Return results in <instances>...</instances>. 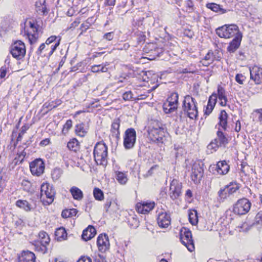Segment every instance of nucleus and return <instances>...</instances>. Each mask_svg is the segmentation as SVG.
Masks as SVG:
<instances>
[{"instance_id":"nucleus-62","label":"nucleus","mask_w":262,"mask_h":262,"mask_svg":"<svg viewBox=\"0 0 262 262\" xmlns=\"http://www.w3.org/2000/svg\"><path fill=\"white\" fill-rule=\"evenodd\" d=\"M77 262H92V259L89 257L82 256Z\"/></svg>"},{"instance_id":"nucleus-12","label":"nucleus","mask_w":262,"mask_h":262,"mask_svg":"<svg viewBox=\"0 0 262 262\" xmlns=\"http://www.w3.org/2000/svg\"><path fill=\"white\" fill-rule=\"evenodd\" d=\"M30 168L33 175L40 176L44 172V162L41 159H37L30 164Z\"/></svg>"},{"instance_id":"nucleus-53","label":"nucleus","mask_w":262,"mask_h":262,"mask_svg":"<svg viewBox=\"0 0 262 262\" xmlns=\"http://www.w3.org/2000/svg\"><path fill=\"white\" fill-rule=\"evenodd\" d=\"M219 146H221L220 145H218V143L214 141V140L212 141L208 146V148L209 149H212L214 150H216V149L218 148Z\"/></svg>"},{"instance_id":"nucleus-26","label":"nucleus","mask_w":262,"mask_h":262,"mask_svg":"<svg viewBox=\"0 0 262 262\" xmlns=\"http://www.w3.org/2000/svg\"><path fill=\"white\" fill-rule=\"evenodd\" d=\"M88 129V126L83 123L78 124L75 126V133L81 137H83L86 135Z\"/></svg>"},{"instance_id":"nucleus-36","label":"nucleus","mask_w":262,"mask_h":262,"mask_svg":"<svg viewBox=\"0 0 262 262\" xmlns=\"http://www.w3.org/2000/svg\"><path fill=\"white\" fill-rule=\"evenodd\" d=\"M39 238L38 240L41 243H42L44 245H48L50 238L49 237V235L44 231H40L38 234Z\"/></svg>"},{"instance_id":"nucleus-49","label":"nucleus","mask_w":262,"mask_h":262,"mask_svg":"<svg viewBox=\"0 0 262 262\" xmlns=\"http://www.w3.org/2000/svg\"><path fill=\"white\" fill-rule=\"evenodd\" d=\"M178 98H179V95L177 93H173L171 94L170 97H169L167 100L171 101L172 102L176 103L177 104L178 103Z\"/></svg>"},{"instance_id":"nucleus-33","label":"nucleus","mask_w":262,"mask_h":262,"mask_svg":"<svg viewBox=\"0 0 262 262\" xmlns=\"http://www.w3.org/2000/svg\"><path fill=\"white\" fill-rule=\"evenodd\" d=\"M220 100V104L222 106H225L227 103V98L225 94V90L222 87H219L217 90V96Z\"/></svg>"},{"instance_id":"nucleus-28","label":"nucleus","mask_w":262,"mask_h":262,"mask_svg":"<svg viewBox=\"0 0 262 262\" xmlns=\"http://www.w3.org/2000/svg\"><path fill=\"white\" fill-rule=\"evenodd\" d=\"M216 138L214 139V141L218 143L219 145L225 146L228 142V140L225 135L219 128V130L216 133Z\"/></svg>"},{"instance_id":"nucleus-4","label":"nucleus","mask_w":262,"mask_h":262,"mask_svg":"<svg viewBox=\"0 0 262 262\" xmlns=\"http://www.w3.org/2000/svg\"><path fill=\"white\" fill-rule=\"evenodd\" d=\"M153 125L148 126V133L150 139L153 141L163 143L165 137V129L161 124L158 122H152Z\"/></svg>"},{"instance_id":"nucleus-50","label":"nucleus","mask_w":262,"mask_h":262,"mask_svg":"<svg viewBox=\"0 0 262 262\" xmlns=\"http://www.w3.org/2000/svg\"><path fill=\"white\" fill-rule=\"evenodd\" d=\"M245 77L242 74H237L235 76V81L240 84H243L245 80Z\"/></svg>"},{"instance_id":"nucleus-54","label":"nucleus","mask_w":262,"mask_h":262,"mask_svg":"<svg viewBox=\"0 0 262 262\" xmlns=\"http://www.w3.org/2000/svg\"><path fill=\"white\" fill-rule=\"evenodd\" d=\"M185 3L186 7L188 8V10H187V11L189 12L192 11L193 7V2L191 0H186Z\"/></svg>"},{"instance_id":"nucleus-19","label":"nucleus","mask_w":262,"mask_h":262,"mask_svg":"<svg viewBox=\"0 0 262 262\" xmlns=\"http://www.w3.org/2000/svg\"><path fill=\"white\" fill-rule=\"evenodd\" d=\"M35 254L30 251H24L18 256V262H35Z\"/></svg>"},{"instance_id":"nucleus-24","label":"nucleus","mask_w":262,"mask_h":262,"mask_svg":"<svg viewBox=\"0 0 262 262\" xmlns=\"http://www.w3.org/2000/svg\"><path fill=\"white\" fill-rule=\"evenodd\" d=\"M206 7L220 14H223L229 11V9H224L222 6L215 3H208L206 5Z\"/></svg>"},{"instance_id":"nucleus-21","label":"nucleus","mask_w":262,"mask_h":262,"mask_svg":"<svg viewBox=\"0 0 262 262\" xmlns=\"http://www.w3.org/2000/svg\"><path fill=\"white\" fill-rule=\"evenodd\" d=\"M220 58L219 56H216L211 51H209L201 61V62L203 66L207 67L212 63L214 60H219Z\"/></svg>"},{"instance_id":"nucleus-56","label":"nucleus","mask_w":262,"mask_h":262,"mask_svg":"<svg viewBox=\"0 0 262 262\" xmlns=\"http://www.w3.org/2000/svg\"><path fill=\"white\" fill-rule=\"evenodd\" d=\"M255 220L257 224H262V211L258 212L255 217Z\"/></svg>"},{"instance_id":"nucleus-51","label":"nucleus","mask_w":262,"mask_h":262,"mask_svg":"<svg viewBox=\"0 0 262 262\" xmlns=\"http://www.w3.org/2000/svg\"><path fill=\"white\" fill-rule=\"evenodd\" d=\"M57 37L56 36H51L49 37L46 41V44L47 47H49V45H51L53 42L54 43L57 41L56 40Z\"/></svg>"},{"instance_id":"nucleus-43","label":"nucleus","mask_w":262,"mask_h":262,"mask_svg":"<svg viewBox=\"0 0 262 262\" xmlns=\"http://www.w3.org/2000/svg\"><path fill=\"white\" fill-rule=\"evenodd\" d=\"M128 223L130 226L132 228H136L139 225V221L135 215H129L128 218Z\"/></svg>"},{"instance_id":"nucleus-44","label":"nucleus","mask_w":262,"mask_h":262,"mask_svg":"<svg viewBox=\"0 0 262 262\" xmlns=\"http://www.w3.org/2000/svg\"><path fill=\"white\" fill-rule=\"evenodd\" d=\"M91 71L94 73L98 72L99 71L102 72H106L107 68H106L105 66L101 64L94 65L91 67Z\"/></svg>"},{"instance_id":"nucleus-31","label":"nucleus","mask_w":262,"mask_h":262,"mask_svg":"<svg viewBox=\"0 0 262 262\" xmlns=\"http://www.w3.org/2000/svg\"><path fill=\"white\" fill-rule=\"evenodd\" d=\"M178 107V104L174 102L167 100V102L164 103L163 108L164 112L166 114L171 113L174 112Z\"/></svg>"},{"instance_id":"nucleus-27","label":"nucleus","mask_w":262,"mask_h":262,"mask_svg":"<svg viewBox=\"0 0 262 262\" xmlns=\"http://www.w3.org/2000/svg\"><path fill=\"white\" fill-rule=\"evenodd\" d=\"M219 122L218 125L224 130H226L227 127L228 115L225 110L221 111L219 116Z\"/></svg>"},{"instance_id":"nucleus-47","label":"nucleus","mask_w":262,"mask_h":262,"mask_svg":"<svg viewBox=\"0 0 262 262\" xmlns=\"http://www.w3.org/2000/svg\"><path fill=\"white\" fill-rule=\"evenodd\" d=\"M91 26V24L89 22V19H88L84 23H83L81 25L80 27L79 28L81 31L79 36L82 35L84 32H86V31L89 29Z\"/></svg>"},{"instance_id":"nucleus-59","label":"nucleus","mask_w":262,"mask_h":262,"mask_svg":"<svg viewBox=\"0 0 262 262\" xmlns=\"http://www.w3.org/2000/svg\"><path fill=\"white\" fill-rule=\"evenodd\" d=\"M62 103V101L60 99L55 100L54 101H52L51 104V107L52 108H55L57 106L60 105Z\"/></svg>"},{"instance_id":"nucleus-34","label":"nucleus","mask_w":262,"mask_h":262,"mask_svg":"<svg viewBox=\"0 0 262 262\" xmlns=\"http://www.w3.org/2000/svg\"><path fill=\"white\" fill-rule=\"evenodd\" d=\"M122 97L125 101H130L136 99H143L146 98V96L145 95H141L136 98L134 96L132 92L130 91H129L125 92L123 94Z\"/></svg>"},{"instance_id":"nucleus-61","label":"nucleus","mask_w":262,"mask_h":262,"mask_svg":"<svg viewBox=\"0 0 262 262\" xmlns=\"http://www.w3.org/2000/svg\"><path fill=\"white\" fill-rule=\"evenodd\" d=\"M150 74H151V73H150V71L145 72H143V76H142L143 80L144 81H148V80H149L148 76L150 75Z\"/></svg>"},{"instance_id":"nucleus-42","label":"nucleus","mask_w":262,"mask_h":262,"mask_svg":"<svg viewBox=\"0 0 262 262\" xmlns=\"http://www.w3.org/2000/svg\"><path fill=\"white\" fill-rule=\"evenodd\" d=\"M189 220L190 223L193 225H195L198 223V219L197 212L195 210H193L189 212Z\"/></svg>"},{"instance_id":"nucleus-32","label":"nucleus","mask_w":262,"mask_h":262,"mask_svg":"<svg viewBox=\"0 0 262 262\" xmlns=\"http://www.w3.org/2000/svg\"><path fill=\"white\" fill-rule=\"evenodd\" d=\"M55 238L58 241H62L66 239L67 233L64 228L60 227L56 229L55 232Z\"/></svg>"},{"instance_id":"nucleus-17","label":"nucleus","mask_w":262,"mask_h":262,"mask_svg":"<svg viewBox=\"0 0 262 262\" xmlns=\"http://www.w3.org/2000/svg\"><path fill=\"white\" fill-rule=\"evenodd\" d=\"M155 205L154 202L138 203L136 205V210L140 213L146 214L154 209Z\"/></svg>"},{"instance_id":"nucleus-40","label":"nucleus","mask_w":262,"mask_h":262,"mask_svg":"<svg viewBox=\"0 0 262 262\" xmlns=\"http://www.w3.org/2000/svg\"><path fill=\"white\" fill-rule=\"evenodd\" d=\"M60 41V39H59L57 41H56L54 45H50L49 47H47V48L45 50L46 51H49L48 53L49 56H51L53 54L57 47L59 45Z\"/></svg>"},{"instance_id":"nucleus-41","label":"nucleus","mask_w":262,"mask_h":262,"mask_svg":"<svg viewBox=\"0 0 262 262\" xmlns=\"http://www.w3.org/2000/svg\"><path fill=\"white\" fill-rule=\"evenodd\" d=\"M93 195L95 199L98 201H102L104 199V194L102 191L98 188H95L93 190Z\"/></svg>"},{"instance_id":"nucleus-52","label":"nucleus","mask_w":262,"mask_h":262,"mask_svg":"<svg viewBox=\"0 0 262 262\" xmlns=\"http://www.w3.org/2000/svg\"><path fill=\"white\" fill-rule=\"evenodd\" d=\"M195 71V68L191 67L186 68L185 69H182V70H180V72L181 73H194Z\"/></svg>"},{"instance_id":"nucleus-3","label":"nucleus","mask_w":262,"mask_h":262,"mask_svg":"<svg viewBox=\"0 0 262 262\" xmlns=\"http://www.w3.org/2000/svg\"><path fill=\"white\" fill-rule=\"evenodd\" d=\"M55 191L52 185L43 183L40 187V200L44 205L51 204L54 200Z\"/></svg>"},{"instance_id":"nucleus-48","label":"nucleus","mask_w":262,"mask_h":262,"mask_svg":"<svg viewBox=\"0 0 262 262\" xmlns=\"http://www.w3.org/2000/svg\"><path fill=\"white\" fill-rule=\"evenodd\" d=\"M216 100H217V95L216 94H212L211 96H210L207 104L214 107V106L216 102Z\"/></svg>"},{"instance_id":"nucleus-63","label":"nucleus","mask_w":262,"mask_h":262,"mask_svg":"<svg viewBox=\"0 0 262 262\" xmlns=\"http://www.w3.org/2000/svg\"><path fill=\"white\" fill-rule=\"evenodd\" d=\"M80 20L79 18L76 19V20L71 24L70 29L75 28V27L78 26V25L80 24Z\"/></svg>"},{"instance_id":"nucleus-35","label":"nucleus","mask_w":262,"mask_h":262,"mask_svg":"<svg viewBox=\"0 0 262 262\" xmlns=\"http://www.w3.org/2000/svg\"><path fill=\"white\" fill-rule=\"evenodd\" d=\"M68 148L72 151L76 152L80 148L78 141L76 138L71 139L67 144Z\"/></svg>"},{"instance_id":"nucleus-8","label":"nucleus","mask_w":262,"mask_h":262,"mask_svg":"<svg viewBox=\"0 0 262 262\" xmlns=\"http://www.w3.org/2000/svg\"><path fill=\"white\" fill-rule=\"evenodd\" d=\"M10 52L15 59H22L26 54V47L24 43L20 40L15 41L11 46Z\"/></svg>"},{"instance_id":"nucleus-1","label":"nucleus","mask_w":262,"mask_h":262,"mask_svg":"<svg viewBox=\"0 0 262 262\" xmlns=\"http://www.w3.org/2000/svg\"><path fill=\"white\" fill-rule=\"evenodd\" d=\"M197 103L195 99L189 95L184 97L183 101V110L184 113L191 119H196L198 116Z\"/></svg>"},{"instance_id":"nucleus-60","label":"nucleus","mask_w":262,"mask_h":262,"mask_svg":"<svg viewBox=\"0 0 262 262\" xmlns=\"http://www.w3.org/2000/svg\"><path fill=\"white\" fill-rule=\"evenodd\" d=\"M104 38L107 39V40H112L114 37V34L113 32H108L105 33L103 36Z\"/></svg>"},{"instance_id":"nucleus-30","label":"nucleus","mask_w":262,"mask_h":262,"mask_svg":"<svg viewBox=\"0 0 262 262\" xmlns=\"http://www.w3.org/2000/svg\"><path fill=\"white\" fill-rule=\"evenodd\" d=\"M70 192L75 200L81 201L83 198L82 191L76 186L72 187L70 189Z\"/></svg>"},{"instance_id":"nucleus-39","label":"nucleus","mask_w":262,"mask_h":262,"mask_svg":"<svg viewBox=\"0 0 262 262\" xmlns=\"http://www.w3.org/2000/svg\"><path fill=\"white\" fill-rule=\"evenodd\" d=\"M34 245L35 250L36 251L41 252L42 253H45L47 251V245L41 243V242L39 241L35 242Z\"/></svg>"},{"instance_id":"nucleus-9","label":"nucleus","mask_w":262,"mask_h":262,"mask_svg":"<svg viewBox=\"0 0 262 262\" xmlns=\"http://www.w3.org/2000/svg\"><path fill=\"white\" fill-rule=\"evenodd\" d=\"M136 141V132L133 128L127 129L124 133L123 145L126 149L133 148Z\"/></svg>"},{"instance_id":"nucleus-7","label":"nucleus","mask_w":262,"mask_h":262,"mask_svg":"<svg viewBox=\"0 0 262 262\" xmlns=\"http://www.w3.org/2000/svg\"><path fill=\"white\" fill-rule=\"evenodd\" d=\"M180 239L182 243L187 248L190 252L194 250L193 241L192 238L191 231L186 229L183 228L180 231Z\"/></svg>"},{"instance_id":"nucleus-58","label":"nucleus","mask_w":262,"mask_h":262,"mask_svg":"<svg viewBox=\"0 0 262 262\" xmlns=\"http://www.w3.org/2000/svg\"><path fill=\"white\" fill-rule=\"evenodd\" d=\"M47 48V46L45 43H42L40 46L38 48L36 53L38 55H41V53H42V51L44 50V49H46Z\"/></svg>"},{"instance_id":"nucleus-29","label":"nucleus","mask_w":262,"mask_h":262,"mask_svg":"<svg viewBox=\"0 0 262 262\" xmlns=\"http://www.w3.org/2000/svg\"><path fill=\"white\" fill-rule=\"evenodd\" d=\"M120 122V119L116 118L114 120L112 124L111 132L113 134V136H115L117 139H119L120 137L119 127Z\"/></svg>"},{"instance_id":"nucleus-16","label":"nucleus","mask_w":262,"mask_h":262,"mask_svg":"<svg viewBox=\"0 0 262 262\" xmlns=\"http://www.w3.org/2000/svg\"><path fill=\"white\" fill-rule=\"evenodd\" d=\"M97 245L99 250L102 252H105L110 247L108 237L105 234H100L97 237Z\"/></svg>"},{"instance_id":"nucleus-46","label":"nucleus","mask_w":262,"mask_h":262,"mask_svg":"<svg viewBox=\"0 0 262 262\" xmlns=\"http://www.w3.org/2000/svg\"><path fill=\"white\" fill-rule=\"evenodd\" d=\"M72 121L71 119L68 120L63 125L62 130V133L64 135L68 133L69 130L72 127Z\"/></svg>"},{"instance_id":"nucleus-64","label":"nucleus","mask_w":262,"mask_h":262,"mask_svg":"<svg viewBox=\"0 0 262 262\" xmlns=\"http://www.w3.org/2000/svg\"><path fill=\"white\" fill-rule=\"evenodd\" d=\"M255 112L258 115V120L259 122H262V108L257 109L255 111Z\"/></svg>"},{"instance_id":"nucleus-10","label":"nucleus","mask_w":262,"mask_h":262,"mask_svg":"<svg viewBox=\"0 0 262 262\" xmlns=\"http://www.w3.org/2000/svg\"><path fill=\"white\" fill-rule=\"evenodd\" d=\"M238 189L239 187L236 184L233 185L232 183H230L229 185L221 188L218 191L219 200L224 201L230 195L235 193Z\"/></svg>"},{"instance_id":"nucleus-2","label":"nucleus","mask_w":262,"mask_h":262,"mask_svg":"<svg viewBox=\"0 0 262 262\" xmlns=\"http://www.w3.org/2000/svg\"><path fill=\"white\" fill-rule=\"evenodd\" d=\"M93 154L95 161L97 164L106 165L107 162V147L105 143L98 142L94 147Z\"/></svg>"},{"instance_id":"nucleus-23","label":"nucleus","mask_w":262,"mask_h":262,"mask_svg":"<svg viewBox=\"0 0 262 262\" xmlns=\"http://www.w3.org/2000/svg\"><path fill=\"white\" fill-rule=\"evenodd\" d=\"M215 169L218 174L224 175L228 172L230 166L226 161H222L217 163Z\"/></svg>"},{"instance_id":"nucleus-20","label":"nucleus","mask_w":262,"mask_h":262,"mask_svg":"<svg viewBox=\"0 0 262 262\" xmlns=\"http://www.w3.org/2000/svg\"><path fill=\"white\" fill-rule=\"evenodd\" d=\"M242 38V34L235 36L228 47L227 50L230 53L234 52L239 47Z\"/></svg>"},{"instance_id":"nucleus-11","label":"nucleus","mask_w":262,"mask_h":262,"mask_svg":"<svg viewBox=\"0 0 262 262\" xmlns=\"http://www.w3.org/2000/svg\"><path fill=\"white\" fill-rule=\"evenodd\" d=\"M38 29L34 22L29 21L25 28V33L27 35L31 44L36 42L38 38Z\"/></svg>"},{"instance_id":"nucleus-57","label":"nucleus","mask_w":262,"mask_h":262,"mask_svg":"<svg viewBox=\"0 0 262 262\" xmlns=\"http://www.w3.org/2000/svg\"><path fill=\"white\" fill-rule=\"evenodd\" d=\"M214 107L212 106H210L209 105L207 104L205 110H204V114L208 116L211 114L212 110H213Z\"/></svg>"},{"instance_id":"nucleus-45","label":"nucleus","mask_w":262,"mask_h":262,"mask_svg":"<svg viewBox=\"0 0 262 262\" xmlns=\"http://www.w3.org/2000/svg\"><path fill=\"white\" fill-rule=\"evenodd\" d=\"M21 186L24 190L30 192L32 190L31 182L27 180H23L21 182Z\"/></svg>"},{"instance_id":"nucleus-38","label":"nucleus","mask_w":262,"mask_h":262,"mask_svg":"<svg viewBox=\"0 0 262 262\" xmlns=\"http://www.w3.org/2000/svg\"><path fill=\"white\" fill-rule=\"evenodd\" d=\"M77 210L76 209H66L62 211L61 216L63 218L71 217L76 215Z\"/></svg>"},{"instance_id":"nucleus-13","label":"nucleus","mask_w":262,"mask_h":262,"mask_svg":"<svg viewBox=\"0 0 262 262\" xmlns=\"http://www.w3.org/2000/svg\"><path fill=\"white\" fill-rule=\"evenodd\" d=\"M204 173V170L199 163L195 162L192 166L191 178L195 184L200 182Z\"/></svg>"},{"instance_id":"nucleus-55","label":"nucleus","mask_w":262,"mask_h":262,"mask_svg":"<svg viewBox=\"0 0 262 262\" xmlns=\"http://www.w3.org/2000/svg\"><path fill=\"white\" fill-rule=\"evenodd\" d=\"M94 262H104L103 256L100 254H95L94 258Z\"/></svg>"},{"instance_id":"nucleus-14","label":"nucleus","mask_w":262,"mask_h":262,"mask_svg":"<svg viewBox=\"0 0 262 262\" xmlns=\"http://www.w3.org/2000/svg\"><path fill=\"white\" fill-rule=\"evenodd\" d=\"M182 185L178 180L173 179L170 186V195L172 200L178 199L181 194Z\"/></svg>"},{"instance_id":"nucleus-6","label":"nucleus","mask_w":262,"mask_h":262,"mask_svg":"<svg viewBox=\"0 0 262 262\" xmlns=\"http://www.w3.org/2000/svg\"><path fill=\"white\" fill-rule=\"evenodd\" d=\"M251 203L246 198L238 200L233 207V211L239 215H244L247 213L251 208Z\"/></svg>"},{"instance_id":"nucleus-22","label":"nucleus","mask_w":262,"mask_h":262,"mask_svg":"<svg viewBox=\"0 0 262 262\" xmlns=\"http://www.w3.org/2000/svg\"><path fill=\"white\" fill-rule=\"evenodd\" d=\"M96 233V231L95 228L89 225L87 228L83 231L81 237L84 241H88L94 237Z\"/></svg>"},{"instance_id":"nucleus-15","label":"nucleus","mask_w":262,"mask_h":262,"mask_svg":"<svg viewBox=\"0 0 262 262\" xmlns=\"http://www.w3.org/2000/svg\"><path fill=\"white\" fill-rule=\"evenodd\" d=\"M250 78L253 80L256 84L262 83V68L257 66H254L250 68Z\"/></svg>"},{"instance_id":"nucleus-18","label":"nucleus","mask_w":262,"mask_h":262,"mask_svg":"<svg viewBox=\"0 0 262 262\" xmlns=\"http://www.w3.org/2000/svg\"><path fill=\"white\" fill-rule=\"evenodd\" d=\"M171 222L170 217L166 212L159 213L157 218L158 225L161 228H167Z\"/></svg>"},{"instance_id":"nucleus-37","label":"nucleus","mask_w":262,"mask_h":262,"mask_svg":"<svg viewBox=\"0 0 262 262\" xmlns=\"http://www.w3.org/2000/svg\"><path fill=\"white\" fill-rule=\"evenodd\" d=\"M16 205L27 211L31 210V205L26 200H18L16 202Z\"/></svg>"},{"instance_id":"nucleus-25","label":"nucleus","mask_w":262,"mask_h":262,"mask_svg":"<svg viewBox=\"0 0 262 262\" xmlns=\"http://www.w3.org/2000/svg\"><path fill=\"white\" fill-rule=\"evenodd\" d=\"M116 180L121 185H125L128 181L127 172H122L118 170L114 171Z\"/></svg>"},{"instance_id":"nucleus-5","label":"nucleus","mask_w":262,"mask_h":262,"mask_svg":"<svg viewBox=\"0 0 262 262\" xmlns=\"http://www.w3.org/2000/svg\"><path fill=\"white\" fill-rule=\"evenodd\" d=\"M216 33L220 37L225 38H229L242 34L238 27L234 24L225 25L219 27L216 30Z\"/></svg>"}]
</instances>
